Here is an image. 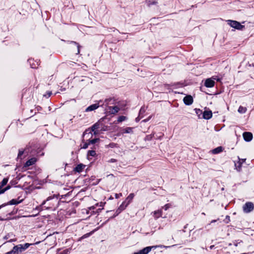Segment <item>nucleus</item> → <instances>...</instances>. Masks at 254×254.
<instances>
[{
    "instance_id": "obj_46",
    "label": "nucleus",
    "mask_w": 254,
    "mask_h": 254,
    "mask_svg": "<svg viewBox=\"0 0 254 254\" xmlns=\"http://www.w3.org/2000/svg\"><path fill=\"white\" fill-rule=\"evenodd\" d=\"M94 132V134H97L99 133V132L98 131H97V130H95V131H93Z\"/></svg>"
},
{
    "instance_id": "obj_23",
    "label": "nucleus",
    "mask_w": 254,
    "mask_h": 254,
    "mask_svg": "<svg viewBox=\"0 0 254 254\" xmlns=\"http://www.w3.org/2000/svg\"><path fill=\"white\" fill-rule=\"evenodd\" d=\"M96 155V152L94 150H89L88 151L87 156H90L92 157H94Z\"/></svg>"
},
{
    "instance_id": "obj_31",
    "label": "nucleus",
    "mask_w": 254,
    "mask_h": 254,
    "mask_svg": "<svg viewBox=\"0 0 254 254\" xmlns=\"http://www.w3.org/2000/svg\"><path fill=\"white\" fill-rule=\"evenodd\" d=\"M70 253L69 249H65L61 252L59 253V254H68Z\"/></svg>"
},
{
    "instance_id": "obj_7",
    "label": "nucleus",
    "mask_w": 254,
    "mask_h": 254,
    "mask_svg": "<svg viewBox=\"0 0 254 254\" xmlns=\"http://www.w3.org/2000/svg\"><path fill=\"white\" fill-rule=\"evenodd\" d=\"M22 199L20 200H17L15 199H11V200H10L9 201H8L7 203H3L1 205H0V206H2L1 207V208L7 205H17L20 203H21L22 201Z\"/></svg>"
},
{
    "instance_id": "obj_33",
    "label": "nucleus",
    "mask_w": 254,
    "mask_h": 254,
    "mask_svg": "<svg viewBox=\"0 0 254 254\" xmlns=\"http://www.w3.org/2000/svg\"><path fill=\"white\" fill-rule=\"evenodd\" d=\"M89 145H90V142H89V141H88V142H85L83 144L82 148L83 149H86L88 147Z\"/></svg>"
},
{
    "instance_id": "obj_36",
    "label": "nucleus",
    "mask_w": 254,
    "mask_h": 254,
    "mask_svg": "<svg viewBox=\"0 0 254 254\" xmlns=\"http://www.w3.org/2000/svg\"><path fill=\"white\" fill-rule=\"evenodd\" d=\"M170 206V205L169 204H167L165 205L162 208L164 209L165 210H167Z\"/></svg>"
},
{
    "instance_id": "obj_38",
    "label": "nucleus",
    "mask_w": 254,
    "mask_h": 254,
    "mask_svg": "<svg viewBox=\"0 0 254 254\" xmlns=\"http://www.w3.org/2000/svg\"><path fill=\"white\" fill-rule=\"evenodd\" d=\"M239 161L238 162V167L239 168V169H238L239 171H240L241 169V165H242V163L240 161V158H239Z\"/></svg>"
},
{
    "instance_id": "obj_51",
    "label": "nucleus",
    "mask_w": 254,
    "mask_h": 254,
    "mask_svg": "<svg viewBox=\"0 0 254 254\" xmlns=\"http://www.w3.org/2000/svg\"><path fill=\"white\" fill-rule=\"evenodd\" d=\"M142 109L141 108V109H140V112H141L142 111Z\"/></svg>"
},
{
    "instance_id": "obj_50",
    "label": "nucleus",
    "mask_w": 254,
    "mask_h": 254,
    "mask_svg": "<svg viewBox=\"0 0 254 254\" xmlns=\"http://www.w3.org/2000/svg\"><path fill=\"white\" fill-rule=\"evenodd\" d=\"M86 235H89V234H86V235H84L83 237H84V238L86 237H87Z\"/></svg>"
},
{
    "instance_id": "obj_18",
    "label": "nucleus",
    "mask_w": 254,
    "mask_h": 254,
    "mask_svg": "<svg viewBox=\"0 0 254 254\" xmlns=\"http://www.w3.org/2000/svg\"><path fill=\"white\" fill-rule=\"evenodd\" d=\"M132 128L130 127H127L122 129V133H129L132 132Z\"/></svg>"
},
{
    "instance_id": "obj_12",
    "label": "nucleus",
    "mask_w": 254,
    "mask_h": 254,
    "mask_svg": "<svg viewBox=\"0 0 254 254\" xmlns=\"http://www.w3.org/2000/svg\"><path fill=\"white\" fill-rule=\"evenodd\" d=\"M37 160L35 158H32L30 159H29L28 161L26 162L25 163L24 166L25 167H29L30 166H31L35 164V163L36 162Z\"/></svg>"
},
{
    "instance_id": "obj_28",
    "label": "nucleus",
    "mask_w": 254,
    "mask_h": 254,
    "mask_svg": "<svg viewBox=\"0 0 254 254\" xmlns=\"http://www.w3.org/2000/svg\"><path fill=\"white\" fill-rule=\"evenodd\" d=\"M99 140V138H94L92 140L88 139V141H89V142H90V144H94V143H96L97 142H98Z\"/></svg>"
},
{
    "instance_id": "obj_25",
    "label": "nucleus",
    "mask_w": 254,
    "mask_h": 254,
    "mask_svg": "<svg viewBox=\"0 0 254 254\" xmlns=\"http://www.w3.org/2000/svg\"><path fill=\"white\" fill-rule=\"evenodd\" d=\"M154 135V133H152L151 134H149V135H147L146 136L145 138V140H151L152 139V138L153 137Z\"/></svg>"
},
{
    "instance_id": "obj_43",
    "label": "nucleus",
    "mask_w": 254,
    "mask_h": 254,
    "mask_svg": "<svg viewBox=\"0 0 254 254\" xmlns=\"http://www.w3.org/2000/svg\"><path fill=\"white\" fill-rule=\"evenodd\" d=\"M116 145V144L115 143H110L109 144V146L111 147H114Z\"/></svg>"
},
{
    "instance_id": "obj_16",
    "label": "nucleus",
    "mask_w": 254,
    "mask_h": 254,
    "mask_svg": "<svg viewBox=\"0 0 254 254\" xmlns=\"http://www.w3.org/2000/svg\"><path fill=\"white\" fill-rule=\"evenodd\" d=\"M134 196V194L133 193H131L129 194V195L126 198L125 201H126L127 203L129 204L131 201H132V199L133 198Z\"/></svg>"
},
{
    "instance_id": "obj_1",
    "label": "nucleus",
    "mask_w": 254,
    "mask_h": 254,
    "mask_svg": "<svg viewBox=\"0 0 254 254\" xmlns=\"http://www.w3.org/2000/svg\"><path fill=\"white\" fill-rule=\"evenodd\" d=\"M32 244L25 243L24 245L19 244L14 246L15 254H19L27 249Z\"/></svg>"
},
{
    "instance_id": "obj_19",
    "label": "nucleus",
    "mask_w": 254,
    "mask_h": 254,
    "mask_svg": "<svg viewBox=\"0 0 254 254\" xmlns=\"http://www.w3.org/2000/svg\"><path fill=\"white\" fill-rule=\"evenodd\" d=\"M128 204L127 203L126 201H124L123 202L122 204L119 206V209L123 211L126 209V208Z\"/></svg>"
},
{
    "instance_id": "obj_35",
    "label": "nucleus",
    "mask_w": 254,
    "mask_h": 254,
    "mask_svg": "<svg viewBox=\"0 0 254 254\" xmlns=\"http://www.w3.org/2000/svg\"><path fill=\"white\" fill-rule=\"evenodd\" d=\"M12 235V234H10V233L7 234L6 235H5L3 237V239L7 240V239H9Z\"/></svg>"
},
{
    "instance_id": "obj_47",
    "label": "nucleus",
    "mask_w": 254,
    "mask_h": 254,
    "mask_svg": "<svg viewBox=\"0 0 254 254\" xmlns=\"http://www.w3.org/2000/svg\"><path fill=\"white\" fill-rule=\"evenodd\" d=\"M51 94H52V93H51V92H49L48 93V97H50V96H51Z\"/></svg>"
},
{
    "instance_id": "obj_34",
    "label": "nucleus",
    "mask_w": 254,
    "mask_h": 254,
    "mask_svg": "<svg viewBox=\"0 0 254 254\" xmlns=\"http://www.w3.org/2000/svg\"><path fill=\"white\" fill-rule=\"evenodd\" d=\"M224 222L226 223H228L230 221V216H228V215H227L226 216V218L225 219V220H224Z\"/></svg>"
},
{
    "instance_id": "obj_3",
    "label": "nucleus",
    "mask_w": 254,
    "mask_h": 254,
    "mask_svg": "<svg viewBox=\"0 0 254 254\" xmlns=\"http://www.w3.org/2000/svg\"><path fill=\"white\" fill-rule=\"evenodd\" d=\"M227 22L230 26L238 30H242L245 27L244 25L237 21L228 20Z\"/></svg>"
},
{
    "instance_id": "obj_17",
    "label": "nucleus",
    "mask_w": 254,
    "mask_h": 254,
    "mask_svg": "<svg viewBox=\"0 0 254 254\" xmlns=\"http://www.w3.org/2000/svg\"><path fill=\"white\" fill-rule=\"evenodd\" d=\"M223 151V147L222 146H219L214 149H213L211 151L213 154H218L221 152Z\"/></svg>"
},
{
    "instance_id": "obj_42",
    "label": "nucleus",
    "mask_w": 254,
    "mask_h": 254,
    "mask_svg": "<svg viewBox=\"0 0 254 254\" xmlns=\"http://www.w3.org/2000/svg\"><path fill=\"white\" fill-rule=\"evenodd\" d=\"M117 162V160L115 159H111L110 160L108 161V162L109 163H114V162Z\"/></svg>"
},
{
    "instance_id": "obj_22",
    "label": "nucleus",
    "mask_w": 254,
    "mask_h": 254,
    "mask_svg": "<svg viewBox=\"0 0 254 254\" xmlns=\"http://www.w3.org/2000/svg\"><path fill=\"white\" fill-rule=\"evenodd\" d=\"M146 2L149 6L151 5L156 4L157 3V1L155 0H146Z\"/></svg>"
},
{
    "instance_id": "obj_32",
    "label": "nucleus",
    "mask_w": 254,
    "mask_h": 254,
    "mask_svg": "<svg viewBox=\"0 0 254 254\" xmlns=\"http://www.w3.org/2000/svg\"><path fill=\"white\" fill-rule=\"evenodd\" d=\"M122 211L120 209H118L117 210H116V212H117V214H114L113 216H112L110 218L112 219V218H114V217H116L117 216H118Z\"/></svg>"
},
{
    "instance_id": "obj_11",
    "label": "nucleus",
    "mask_w": 254,
    "mask_h": 254,
    "mask_svg": "<svg viewBox=\"0 0 254 254\" xmlns=\"http://www.w3.org/2000/svg\"><path fill=\"white\" fill-rule=\"evenodd\" d=\"M212 116V112L210 110L209 111H205L203 112V115L202 116V118L209 120L210 119Z\"/></svg>"
},
{
    "instance_id": "obj_6",
    "label": "nucleus",
    "mask_w": 254,
    "mask_h": 254,
    "mask_svg": "<svg viewBox=\"0 0 254 254\" xmlns=\"http://www.w3.org/2000/svg\"><path fill=\"white\" fill-rule=\"evenodd\" d=\"M101 102V101H100L95 104L89 106L85 109V112H90L97 109L100 106V102Z\"/></svg>"
},
{
    "instance_id": "obj_27",
    "label": "nucleus",
    "mask_w": 254,
    "mask_h": 254,
    "mask_svg": "<svg viewBox=\"0 0 254 254\" xmlns=\"http://www.w3.org/2000/svg\"><path fill=\"white\" fill-rule=\"evenodd\" d=\"M127 119L126 117L124 116H121L118 118V122H122L125 120H126Z\"/></svg>"
},
{
    "instance_id": "obj_13",
    "label": "nucleus",
    "mask_w": 254,
    "mask_h": 254,
    "mask_svg": "<svg viewBox=\"0 0 254 254\" xmlns=\"http://www.w3.org/2000/svg\"><path fill=\"white\" fill-rule=\"evenodd\" d=\"M85 167V165L82 164H79L76 166L74 168V170L78 173L81 172L84 168Z\"/></svg>"
},
{
    "instance_id": "obj_41",
    "label": "nucleus",
    "mask_w": 254,
    "mask_h": 254,
    "mask_svg": "<svg viewBox=\"0 0 254 254\" xmlns=\"http://www.w3.org/2000/svg\"><path fill=\"white\" fill-rule=\"evenodd\" d=\"M23 153H24V151L19 150L18 154V157H21L23 154Z\"/></svg>"
},
{
    "instance_id": "obj_14",
    "label": "nucleus",
    "mask_w": 254,
    "mask_h": 254,
    "mask_svg": "<svg viewBox=\"0 0 254 254\" xmlns=\"http://www.w3.org/2000/svg\"><path fill=\"white\" fill-rule=\"evenodd\" d=\"M109 112L112 114H115L117 113H118L119 112V111L120 110L119 108L117 106L109 107Z\"/></svg>"
},
{
    "instance_id": "obj_45",
    "label": "nucleus",
    "mask_w": 254,
    "mask_h": 254,
    "mask_svg": "<svg viewBox=\"0 0 254 254\" xmlns=\"http://www.w3.org/2000/svg\"><path fill=\"white\" fill-rule=\"evenodd\" d=\"M246 161V159H240V161L243 163Z\"/></svg>"
},
{
    "instance_id": "obj_29",
    "label": "nucleus",
    "mask_w": 254,
    "mask_h": 254,
    "mask_svg": "<svg viewBox=\"0 0 254 254\" xmlns=\"http://www.w3.org/2000/svg\"><path fill=\"white\" fill-rule=\"evenodd\" d=\"M31 61H32L31 60H29V63H30V64H31V67L33 68H36L38 67V65H39L38 62H37L36 65L34 63L31 64Z\"/></svg>"
},
{
    "instance_id": "obj_30",
    "label": "nucleus",
    "mask_w": 254,
    "mask_h": 254,
    "mask_svg": "<svg viewBox=\"0 0 254 254\" xmlns=\"http://www.w3.org/2000/svg\"><path fill=\"white\" fill-rule=\"evenodd\" d=\"M54 197H55V196H54V195H53V196H49V197H48L47 198V199H46V200H44V201L42 202V205H44V204L46 203V201H49V200H51V199H53V198H54Z\"/></svg>"
},
{
    "instance_id": "obj_8",
    "label": "nucleus",
    "mask_w": 254,
    "mask_h": 254,
    "mask_svg": "<svg viewBox=\"0 0 254 254\" xmlns=\"http://www.w3.org/2000/svg\"><path fill=\"white\" fill-rule=\"evenodd\" d=\"M183 101L186 105H190L192 104L193 100L191 95H187L184 98Z\"/></svg>"
},
{
    "instance_id": "obj_44",
    "label": "nucleus",
    "mask_w": 254,
    "mask_h": 254,
    "mask_svg": "<svg viewBox=\"0 0 254 254\" xmlns=\"http://www.w3.org/2000/svg\"><path fill=\"white\" fill-rule=\"evenodd\" d=\"M16 241V239H10L8 242H15Z\"/></svg>"
},
{
    "instance_id": "obj_49",
    "label": "nucleus",
    "mask_w": 254,
    "mask_h": 254,
    "mask_svg": "<svg viewBox=\"0 0 254 254\" xmlns=\"http://www.w3.org/2000/svg\"><path fill=\"white\" fill-rule=\"evenodd\" d=\"M214 247V246H211L210 247V249H212Z\"/></svg>"
},
{
    "instance_id": "obj_39",
    "label": "nucleus",
    "mask_w": 254,
    "mask_h": 254,
    "mask_svg": "<svg viewBox=\"0 0 254 254\" xmlns=\"http://www.w3.org/2000/svg\"><path fill=\"white\" fill-rule=\"evenodd\" d=\"M112 100V98L107 99L105 100V102L107 105L109 104V102Z\"/></svg>"
},
{
    "instance_id": "obj_48",
    "label": "nucleus",
    "mask_w": 254,
    "mask_h": 254,
    "mask_svg": "<svg viewBox=\"0 0 254 254\" xmlns=\"http://www.w3.org/2000/svg\"><path fill=\"white\" fill-rule=\"evenodd\" d=\"M215 222H216V220H213L211 221V223H214Z\"/></svg>"
},
{
    "instance_id": "obj_26",
    "label": "nucleus",
    "mask_w": 254,
    "mask_h": 254,
    "mask_svg": "<svg viewBox=\"0 0 254 254\" xmlns=\"http://www.w3.org/2000/svg\"><path fill=\"white\" fill-rule=\"evenodd\" d=\"M10 188H11L10 186L8 185L7 187H6L5 188H4L3 189L0 190V194L3 193L5 191H6V190L10 189Z\"/></svg>"
},
{
    "instance_id": "obj_5",
    "label": "nucleus",
    "mask_w": 254,
    "mask_h": 254,
    "mask_svg": "<svg viewBox=\"0 0 254 254\" xmlns=\"http://www.w3.org/2000/svg\"><path fill=\"white\" fill-rule=\"evenodd\" d=\"M254 209V205L251 202H246L243 206V210L245 213H248L252 211Z\"/></svg>"
},
{
    "instance_id": "obj_52",
    "label": "nucleus",
    "mask_w": 254,
    "mask_h": 254,
    "mask_svg": "<svg viewBox=\"0 0 254 254\" xmlns=\"http://www.w3.org/2000/svg\"><path fill=\"white\" fill-rule=\"evenodd\" d=\"M1 206H0V209H1Z\"/></svg>"
},
{
    "instance_id": "obj_2",
    "label": "nucleus",
    "mask_w": 254,
    "mask_h": 254,
    "mask_svg": "<svg viewBox=\"0 0 254 254\" xmlns=\"http://www.w3.org/2000/svg\"><path fill=\"white\" fill-rule=\"evenodd\" d=\"M157 247L167 248H169L170 246H163V245H160V246L146 247L143 248L142 250H140L138 252L134 253L133 254H147L151 251L152 249L156 248Z\"/></svg>"
},
{
    "instance_id": "obj_10",
    "label": "nucleus",
    "mask_w": 254,
    "mask_h": 254,
    "mask_svg": "<svg viewBox=\"0 0 254 254\" xmlns=\"http://www.w3.org/2000/svg\"><path fill=\"white\" fill-rule=\"evenodd\" d=\"M215 84V81L213 79H212V78H207L204 83V85L206 87L211 88L214 86Z\"/></svg>"
},
{
    "instance_id": "obj_20",
    "label": "nucleus",
    "mask_w": 254,
    "mask_h": 254,
    "mask_svg": "<svg viewBox=\"0 0 254 254\" xmlns=\"http://www.w3.org/2000/svg\"><path fill=\"white\" fill-rule=\"evenodd\" d=\"M195 112L196 114L197 115L199 119L202 118V117H201V115H203V112L202 111L200 110L199 109H195Z\"/></svg>"
},
{
    "instance_id": "obj_40",
    "label": "nucleus",
    "mask_w": 254,
    "mask_h": 254,
    "mask_svg": "<svg viewBox=\"0 0 254 254\" xmlns=\"http://www.w3.org/2000/svg\"><path fill=\"white\" fill-rule=\"evenodd\" d=\"M122 196V193H116L115 194V197H116V198H119L120 197H121Z\"/></svg>"
},
{
    "instance_id": "obj_21",
    "label": "nucleus",
    "mask_w": 254,
    "mask_h": 254,
    "mask_svg": "<svg viewBox=\"0 0 254 254\" xmlns=\"http://www.w3.org/2000/svg\"><path fill=\"white\" fill-rule=\"evenodd\" d=\"M238 111L241 114L245 113L247 111V108L240 106L238 109Z\"/></svg>"
},
{
    "instance_id": "obj_15",
    "label": "nucleus",
    "mask_w": 254,
    "mask_h": 254,
    "mask_svg": "<svg viewBox=\"0 0 254 254\" xmlns=\"http://www.w3.org/2000/svg\"><path fill=\"white\" fill-rule=\"evenodd\" d=\"M162 215V209L158 210L157 211H155L153 212V216L155 219H158L160 217H161Z\"/></svg>"
},
{
    "instance_id": "obj_9",
    "label": "nucleus",
    "mask_w": 254,
    "mask_h": 254,
    "mask_svg": "<svg viewBox=\"0 0 254 254\" xmlns=\"http://www.w3.org/2000/svg\"><path fill=\"white\" fill-rule=\"evenodd\" d=\"M244 140L249 142L253 139V134L250 132H244L243 134Z\"/></svg>"
},
{
    "instance_id": "obj_24",
    "label": "nucleus",
    "mask_w": 254,
    "mask_h": 254,
    "mask_svg": "<svg viewBox=\"0 0 254 254\" xmlns=\"http://www.w3.org/2000/svg\"><path fill=\"white\" fill-rule=\"evenodd\" d=\"M70 43L74 44L75 45H76L77 46V53H76V54H79V53H80V50H79L80 46H79V45L77 43H76V42H74V41H70Z\"/></svg>"
},
{
    "instance_id": "obj_4",
    "label": "nucleus",
    "mask_w": 254,
    "mask_h": 254,
    "mask_svg": "<svg viewBox=\"0 0 254 254\" xmlns=\"http://www.w3.org/2000/svg\"><path fill=\"white\" fill-rule=\"evenodd\" d=\"M100 127V124L98 123H96L94 124L91 128H88L85 130L83 134V136H84L86 135L92 136V131H95L98 129Z\"/></svg>"
},
{
    "instance_id": "obj_37",
    "label": "nucleus",
    "mask_w": 254,
    "mask_h": 254,
    "mask_svg": "<svg viewBox=\"0 0 254 254\" xmlns=\"http://www.w3.org/2000/svg\"><path fill=\"white\" fill-rule=\"evenodd\" d=\"M5 254H15L13 248L12 250L5 253Z\"/></svg>"
}]
</instances>
